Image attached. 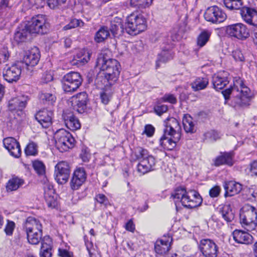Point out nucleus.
I'll return each instance as SVG.
<instances>
[{
  "instance_id": "nucleus-1",
  "label": "nucleus",
  "mask_w": 257,
  "mask_h": 257,
  "mask_svg": "<svg viewBox=\"0 0 257 257\" xmlns=\"http://www.w3.org/2000/svg\"><path fill=\"white\" fill-rule=\"evenodd\" d=\"M222 93L225 99H228L230 95L232 96V103L234 107H244L250 105V90L239 77H236L233 86L222 91Z\"/></svg>"
},
{
  "instance_id": "nucleus-2",
  "label": "nucleus",
  "mask_w": 257,
  "mask_h": 257,
  "mask_svg": "<svg viewBox=\"0 0 257 257\" xmlns=\"http://www.w3.org/2000/svg\"><path fill=\"white\" fill-rule=\"evenodd\" d=\"M164 123V134L160 140V144L167 150H172L181 138V126L178 121L174 117L168 118Z\"/></svg>"
},
{
  "instance_id": "nucleus-3",
  "label": "nucleus",
  "mask_w": 257,
  "mask_h": 257,
  "mask_svg": "<svg viewBox=\"0 0 257 257\" xmlns=\"http://www.w3.org/2000/svg\"><path fill=\"white\" fill-rule=\"evenodd\" d=\"M176 207L181 203L186 208H192L200 205L202 198L194 190L187 191L183 187L177 188L171 194Z\"/></svg>"
},
{
  "instance_id": "nucleus-4",
  "label": "nucleus",
  "mask_w": 257,
  "mask_h": 257,
  "mask_svg": "<svg viewBox=\"0 0 257 257\" xmlns=\"http://www.w3.org/2000/svg\"><path fill=\"white\" fill-rule=\"evenodd\" d=\"M96 66L103 71L104 81L112 85L117 80L120 73V65L115 59H106L103 56L98 58Z\"/></svg>"
},
{
  "instance_id": "nucleus-5",
  "label": "nucleus",
  "mask_w": 257,
  "mask_h": 257,
  "mask_svg": "<svg viewBox=\"0 0 257 257\" xmlns=\"http://www.w3.org/2000/svg\"><path fill=\"white\" fill-rule=\"evenodd\" d=\"M29 242L37 244L42 239V225L40 221L33 217H28L23 224Z\"/></svg>"
},
{
  "instance_id": "nucleus-6",
  "label": "nucleus",
  "mask_w": 257,
  "mask_h": 257,
  "mask_svg": "<svg viewBox=\"0 0 257 257\" xmlns=\"http://www.w3.org/2000/svg\"><path fill=\"white\" fill-rule=\"evenodd\" d=\"M135 156L139 161L137 171L140 175H144L154 170L156 159L147 150L142 148L138 149L135 152Z\"/></svg>"
},
{
  "instance_id": "nucleus-7",
  "label": "nucleus",
  "mask_w": 257,
  "mask_h": 257,
  "mask_svg": "<svg viewBox=\"0 0 257 257\" xmlns=\"http://www.w3.org/2000/svg\"><path fill=\"white\" fill-rule=\"evenodd\" d=\"M147 21L145 18L138 12L128 15L126 20L125 30L132 35H136L146 30Z\"/></svg>"
},
{
  "instance_id": "nucleus-8",
  "label": "nucleus",
  "mask_w": 257,
  "mask_h": 257,
  "mask_svg": "<svg viewBox=\"0 0 257 257\" xmlns=\"http://www.w3.org/2000/svg\"><path fill=\"white\" fill-rule=\"evenodd\" d=\"M240 223L247 231L253 230L257 226V212L255 207L244 206L240 211Z\"/></svg>"
},
{
  "instance_id": "nucleus-9",
  "label": "nucleus",
  "mask_w": 257,
  "mask_h": 257,
  "mask_svg": "<svg viewBox=\"0 0 257 257\" xmlns=\"http://www.w3.org/2000/svg\"><path fill=\"white\" fill-rule=\"evenodd\" d=\"M55 145L61 152L72 149L75 145V140L71 134L64 129H60L54 135Z\"/></svg>"
},
{
  "instance_id": "nucleus-10",
  "label": "nucleus",
  "mask_w": 257,
  "mask_h": 257,
  "mask_svg": "<svg viewBox=\"0 0 257 257\" xmlns=\"http://www.w3.org/2000/svg\"><path fill=\"white\" fill-rule=\"evenodd\" d=\"M82 79L80 74L76 72L71 71L65 74L62 79V88L67 92L76 91L81 85Z\"/></svg>"
},
{
  "instance_id": "nucleus-11",
  "label": "nucleus",
  "mask_w": 257,
  "mask_h": 257,
  "mask_svg": "<svg viewBox=\"0 0 257 257\" xmlns=\"http://www.w3.org/2000/svg\"><path fill=\"white\" fill-rule=\"evenodd\" d=\"M47 26L46 16L43 15H38L33 17L31 21L25 25V28L31 34H43L47 32Z\"/></svg>"
},
{
  "instance_id": "nucleus-12",
  "label": "nucleus",
  "mask_w": 257,
  "mask_h": 257,
  "mask_svg": "<svg viewBox=\"0 0 257 257\" xmlns=\"http://www.w3.org/2000/svg\"><path fill=\"white\" fill-rule=\"evenodd\" d=\"M226 32L230 37L241 40H245L249 36V30L245 25L241 23L227 26Z\"/></svg>"
},
{
  "instance_id": "nucleus-13",
  "label": "nucleus",
  "mask_w": 257,
  "mask_h": 257,
  "mask_svg": "<svg viewBox=\"0 0 257 257\" xmlns=\"http://www.w3.org/2000/svg\"><path fill=\"white\" fill-rule=\"evenodd\" d=\"M199 249L204 257H217L219 248L212 239L204 238L200 240Z\"/></svg>"
},
{
  "instance_id": "nucleus-14",
  "label": "nucleus",
  "mask_w": 257,
  "mask_h": 257,
  "mask_svg": "<svg viewBox=\"0 0 257 257\" xmlns=\"http://www.w3.org/2000/svg\"><path fill=\"white\" fill-rule=\"evenodd\" d=\"M70 167L68 162L61 161L55 167V179L58 184H64L67 182L70 175Z\"/></svg>"
},
{
  "instance_id": "nucleus-15",
  "label": "nucleus",
  "mask_w": 257,
  "mask_h": 257,
  "mask_svg": "<svg viewBox=\"0 0 257 257\" xmlns=\"http://www.w3.org/2000/svg\"><path fill=\"white\" fill-rule=\"evenodd\" d=\"M226 18V14L221 9L215 6L208 8L204 14L205 19L212 23H221Z\"/></svg>"
},
{
  "instance_id": "nucleus-16",
  "label": "nucleus",
  "mask_w": 257,
  "mask_h": 257,
  "mask_svg": "<svg viewBox=\"0 0 257 257\" xmlns=\"http://www.w3.org/2000/svg\"><path fill=\"white\" fill-rule=\"evenodd\" d=\"M87 174L85 169L78 167L74 171L70 182L71 188L73 190H78L85 182Z\"/></svg>"
},
{
  "instance_id": "nucleus-17",
  "label": "nucleus",
  "mask_w": 257,
  "mask_h": 257,
  "mask_svg": "<svg viewBox=\"0 0 257 257\" xmlns=\"http://www.w3.org/2000/svg\"><path fill=\"white\" fill-rule=\"evenodd\" d=\"M5 148L8 151L10 154L16 158L21 156V150L19 143L14 138L8 137L3 140Z\"/></svg>"
},
{
  "instance_id": "nucleus-18",
  "label": "nucleus",
  "mask_w": 257,
  "mask_h": 257,
  "mask_svg": "<svg viewBox=\"0 0 257 257\" xmlns=\"http://www.w3.org/2000/svg\"><path fill=\"white\" fill-rule=\"evenodd\" d=\"M53 112L51 110L42 109L35 114V118L44 128L49 127L52 124Z\"/></svg>"
},
{
  "instance_id": "nucleus-19",
  "label": "nucleus",
  "mask_w": 257,
  "mask_h": 257,
  "mask_svg": "<svg viewBox=\"0 0 257 257\" xmlns=\"http://www.w3.org/2000/svg\"><path fill=\"white\" fill-rule=\"evenodd\" d=\"M21 74V67L18 64H13L8 67L3 72L4 79L11 83L18 81Z\"/></svg>"
},
{
  "instance_id": "nucleus-20",
  "label": "nucleus",
  "mask_w": 257,
  "mask_h": 257,
  "mask_svg": "<svg viewBox=\"0 0 257 257\" xmlns=\"http://www.w3.org/2000/svg\"><path fill=\"white\" fill-rule=\"evenodd\" d=\"M40 54L37 47H34L25 52L23 61L27 66H34L39 61Z\"/></svg>"
},
{
  "instance_id": "nucleus-21",
  "label": "nucleus",
  "mask_w": 257,
  "mask_h": 257,
  "mask_svg": "<svg viewBox=\"0 0 257 257\" xmlns=\"http://www.w3.org/2000/svg\"><path fill=\"white\" fill-rule=\"evenodd\" d=\"M172 238L170 236L164 235L161 239H158L155 244V250L159 254H166L169 250Z\"/></svg>"
},
{
  "instance_id": "nucleus-22",
  "label": "nucleus",
  "mask_w": 257,
  "mask_h": 257,
  "mask_svg": "<svg viewBox=\"0 0 257 257\" xmlns=\"http://www.w3.org/2000/svg\"><path fill=\"white\" fill-rule=\"evenodd\" d=\"M233 157V152L221 153L214 160V164L217 167L223 165L232 166L234 164Z\"/></svg>"
},
{
  "instance_id": "nucleus-23",
  "label": "nucleus",
  "mask_w": 257,
  "mask_h": 257,
  "mask_svg": "<svg viewBox=\"0 0 257 257\" xmlns=\"http://www.w3.org/2000/svg\"><path fill=\"white\" fill-rule=\"evenodd\" d=\"M228 73L226 72H219L213 77L212 83L216 90L223 88L228 83Z\"/></svg>"
},
{
  "instance_id": "nucleus-24",
  "label": "nucleus",
  "mask_w": 257,
  "mask_h": 257,
  "mask_svg": "<svg viewBox=\"0 0 257 257\" xmlns=\"http://www.w3.org/2000/svg\"><path fill=\"white\" fill-rule=\"evenodd\" d=\"M72 104L74 107L77 109V110L81 113L86 107L87 101V95L86 92H82L79 93L72 97Z\"/></svg>"
},
{
  "instance_id": "nucleus-25",
  "label": "nucleus",
  "mask_w": 257,
  "mask_h": 257,
  "mask_svg": "<svg viewBox=\"0 0 257 257\" xmlns=\"http://www.w3.org/2000/svg\"><path fill=\"white\" fill-rule=\"evenodd\" d=\"M29 98L27 96L22 95L10 100L9 108L11 110H22L26 106Z\"/></svg>"
},
{
  "instance_id": "nucleus-26",
  "label": "nucleus",
  "mask_w": 257,
  "mask_h": 257,
  "mask_svg": "<svg viewBox=\"0 0 257 257\" xmlns=\"http://www.w3.org/2000/svg\"><path fill=\"white\" fill-rule=\"evenodd\" d=\"M232 236L237 243L249 244L252 241V236L250 234L241 230H235L232 233Z\"/></svg>"
},
{
  "instance_id": "nucleus-27",
  "label": "nucleus",
  "mask_w": 257,
  "mask_h": 257,
  "mask_svg": "<svg viewBox=\"0 0 257 257\" xmlns=\"http://www.w3.org/2000/svg\"><path fill=\"white\" fill-rule=\"evenodd\" d=\"M91 54L86 49H82L79 51L74 56L72 61V65H77L78 66L83 65L90 59Z\"/></svg>"
},
{
  "instance_id": "nucleus-28",
  "label": "nucleus",
  "mask_w": 257,
  "mask_h": 257,
  "mask_svg": "<svg viewBox=\"0 0 257 257\" xmlns=\"http://www.w3.org/2000/svg\"><path fill=\"white\" fill-rule=\"evenodd\" d=\"M63 118L66 126L71 130L74 131L80 128V123L78 119L71 112H65Z\"/></svg>"
},
{
  "instance_id": "nucleus-29",
  "label": "nucleus",
  "mask_w": 257,
  "mask_h": 257,
  "mask_svg": "<svg viewBox=\"0 0 257 257\" xmlns=\"http://www.w3.org/2000/svg\"><path fill=\"white\" fill-rule=\"evenodd\" d=\"M225 196H232L239 193L242 190V185L238 182L230 181L224 185Z\"/></svg>"
},
{
  "instance_id": "nucleus-30",
  "label": "nucleus",
  "mask_w": 257,
  "mask_h": 257,
  "mask_svg": "<svg viewBox=\"0 0 257 257\" xmlns=\"http://www.w3.org/2000/svg\"><path fill=\"white\" fill-rule=\"evenodd\" d=\"M52 240L49 236H45L42 239L40 257H51Z\"/></svg>"
},
{
  "instance_id": "nucleus-31",
  "label": "nucleus",
  "mask_w": 257,
  "mask_h": 257,
  "mask_svg": "<svg viewBox=\"0 0 257 257\" xmlns=\"http://www.w3.org/2000/svg\"><path fill=\"white\" fill-rule=\"evenodd\" d=\"M24 184V180L18 177H13L10 179L6 185L8 192H12L18 190Z\"/></svg>"
},
{
  "instance_id": "nucleus-32",
  "label": "nucleus",
  "mask_w": 257,
  "mask_h": 257,
  "mask_svg": "<svg viewBox=\"0 0 257 257\" xmlns=\"http://www.w3.org/2000/svg\"><path fill=\"white\" fill-rule=\"evenodd\" d=\"M256 12V11L254 9L243 7L240 10V15L243 20L247 24L250 25Z\"/></svg>"
},
{
  "instance_id": "nucleus-33",
  "label": "nucleus",
  "mask_w": 257,
  "mask_h": 257,
  "mask_svg": "<svg viewBox=\"0 0 257 257\" xmlns=\"http://www.w3.org/2000/svg\"><path fill=\"white\" fill-rule=\"evenodd\" d=\"M30 34L25 26L24 28L19 27L15 34L14 39L18 43L25 42Z\"/></svg>"
},
{
  "instance_id": "nucleus-34",
  "label": "nucleus",
  "mask_w": 257,
  "mask_h": 257,
  "mask_svg": "<svg viewBox=\"0 0 257 257\" xmlns=\"http://www.w3.org/2000/svg\"><path fill=\"white\" fill-rule=\"evenodd\" d=\"M184 130L186 133H193L195 131V124L193 118L189 114L184 115L182 120Z\"/></svg>"
},
{
  "instance_id": "nucleus-35",
  "label": "nucleus",
  "mask_w": 257,
  "mask_h": 257,
  "mask_svg": "<svg viewBox=\"0 0 257 257\" xmlns=\"http://www.w3.org/2000/svg\"><path fill=\"white\" fill-rule=\"evenodd\" d=\"M208 83L209 80L207 78L198 77L191 83V86L194 91H198L205 89Z\"/></svg>"
},
{
  "instance_id": "nucleus-36",
  "label": "nucleus",
  "mask_w": 257,
  "mask_h": 257,
  "mask_svg": "<svg viewBox=\"0 0 257 257\" xmlns=\"http://www.w3.org/2000/svg\"><path fill=\"white\" fill-rule=\"evenodd\" d=\"M39 98L43 104L48 105H53L56 100L55 94L49 92H41Z\"/></svg>"
},
{
  "instance_id": "nucleus-37",
  "label": "nucleus",
  "mask_w": 257,
  "mask_h": 257,
  "mask_svg": "<svg viewBox=\"0 0 257 257\" xmlns=\"http://www.w3.org/2000/svg\"><path fill=\"white\" fill-rule=\"evenodd\" d=\"M220 213L227 222H231L234 219V214L230 206L228 205L223 206L220 210Z\"/></svg>"
},
{
  "instance_id": "nucleus-38",
  "label": "nucleus",
  "mask_w": 257,
  "mask_h": 257,
  "mask_svg": "<svg viewBox=\"0 0 257 257\" xmlns=\"http://www.w3.org/2000/svg\"><path fill=\"white\" fill-rule=\"evenodd\" d=\"M109 36L108 29L106 27H102L96 33L94 40L97 43L103 42Z\"/></svg>"
},
{
  "instance_id": "nucleus-39",
  "label": "nucleus",
  "mask_w": 257,
  "mask_h": 257,
  "mask_svg": "<svg viewBox=\"0 0 257 257\" xmlns=\"http://www.w3.org/2000/svg\"><path fill=\"white\" fill-rule=\"evenodd\" d=\"M172 58V56L170 51L168 50H163L158 55V59L156 61L157 67H159L161 63H166Z\"/></svg>"
},
{
  "instance_id": "nucleus-40",
  "label": "nucleus",
  "mask_w": 257,
  "mask_h": 257,
  "mask_svg": "<svg viewBox=\"0 0 257 257\" xmlns=\"http://www.w3.org/2000/svg\"><path fill=\"white\" fill-rule=\"evenodd\" d=\"M153 0H131V6L139 9H145L151 5Z\"/></svg>"
},
{
  "instance_id": "nucleus-41",
  "label": "nucleus",
  "mask_w": 257,
  "mask_h": 257,
  "mask_svg": "<svg viewBox=\"0 0 257 257\" xmlns=\"http://www.w3.org/2000/svg\"><path fill=\"white\" fill-rule=\"evenodd\" d=\"M210 33L208 31H203L200 33L197 39V45L199 48L203 47L208 41Z\"/></svg>"
},
{
  "instance_id": "nucleus-42",
  "label": "nucleus",
  "mask_w": 257,
  "mask_h": 257,
  "mask_svg": "<svg viewBox=\"0 0 257 257\" xmlns=\"http://www.w3.org/2000/svg\"><path fill=\"white\" fill-rule=\"evenodd\" d=\"M44 197L46 203L49 207L54 208L57 206V197L56 194H54L53 195H49V194H46V195H45Z\"/></svg>"
},
{
  "instance_id": "nucleus-43",
  "label": "nucleus",
  "mask_w": 257,
  "mask_h": 257,
  "mask_svg": "<svg viewBox=\"0 0 257 257\" xmlns=\"http://www.w3.org/2000/svg\"><path fill=\"white\" fill-rule=\"evenodd\" d=\"M224 4L230 10H238L242 6L241 0H224Z\"/></svg>"
},
{
  "instance_id": "nucleus-44",
  "label": "nucleus",
  "mask_w": 257,
  "mask_h": 257,
  "mask_svg": "<svg viewBox=\"0 0 257 257\" xmlns=\"http://www.w3.org/2000/svg\"><path fill=\"white\" fill-rule=\"evenodd\" d=\"M204 140L208 141H216L220 138L219 133L214 131L210 130L206 132L203 135Z\"/></svg>"
},
{
  "instance_id": "nucleus-45",
  "label": "nucleus",
  "mask_w": 257,
  "mask_h": 257,
  "mask_svg": "<svg viewBox=\"0 0 257 257\" xmlns=\"http://www.w3.org/2000/svg\"><path fill=\"white\" fill-rule=\"evenodd\" d=\"M25 153L27 156H35L38 153V146L34 142H30L26 146Z\"/></svg>"
},
{
  "instance_id": "nucleus-46",
  "label": "nucleus",
  "mask_w": 257,
  "mask_h": 257,
  "mask_svg": "<svg viewBox=\"0 0 257 257\" xmlns=\"http://www.w3.org/2000/svg\"><path fill=\"white\" fill-rule=\"evenodd\" d=\"M34 170L39 175H43L45 172V166L42 161L35 160L33 162Z\"/></svg>"
},
{
  "instance_id": "nucleus-47",
  "label": "nucleus",
  "mask_w": 257,
  "mask_h": 257,
  "mask_svg": "<svg viewBox=\"0 0 257 257\" xmlns=\"http://www.w3.org/2000/svg\"><path fill=\"white\" fill-rule=\"evenodd\" d=\"M84 22L80 20L74 19L71 20L68 24L65 26L63 29L65 30H69L77 27H82L84 26Z\"/></svg>"
},
{
  "instance_id": "nucleus-48",
  "label": "nucleus",
  "mask_w": 257,
  "mask_h": 257,
  "mask_svg": "<svg viewBox=\"0 0 257 257\" xmlns=\"http://www.w3.org/2000/svg\"><path fill=\"white\" fill-rule=\"evenodd\" d=\"M16 227L15 223L11 220H7L4 231L7 235L12 236Z\"/></svg>"
},
{
  "instance_id": "nucleus-49",
  "label": "nucleus",
  "mask_w": 257,
  "mask_h": 257,
  "mask_svg": "<svg viewBox=\"0 0 257 257\" xmlns=\"http://www.w3.org/2000/svg\"><path fill=\"white\" fill-rule=\"evenodd\" d=\"M95 199L99 204L107 206L109 204L107 198L103 194H98L95 196Z\"/></svg>"
},
{
  "instance_id": "nucleus-50",
  "label": "nucleus",
  "mask_w": 257,
  "mask_h": 257,
  "mask_svg": "<svg viewBox=\"0 0 257 257\" xmlns=\"http://www.w3.org/2000/svg\"><path fill=\"white\" fill-rule=\"evenodd\" d=\"M122 25L120 21L117 22H111L110 31L112 35L115 36L118 33L119 29L121 28Z\"/></svg>"
},
{
  "instance_id": "nucleus-51",
  "label": "nucleus",
  "mask_w": 257,
  "mask_h": 257,
  "mask_svg": "<svg viewBox=\"0 0 257 257\" xmlns=\"http://www.w3.org/2000/svg\"><path fill=\"white\" fill-rule=\"evenodd\" d=\"M162 99L164 102H168L172 104H175L177 102L176 97L172 94H166L162 98Z\"/></svg>"
},
{
  "instance_id": "nucleus-52",
  "label": "nucleus",
  "mask_w": 257,
  "mask_h": 257,
  "mask_svg": "<svg viewBox=\"0 0 257 257\" xmlns=\"http://www.w3.org/2000/svg\"><path fill=\"white\" fill-rule=\"evenodd\" d=\"M232 55L236 61L242 62L244 60V57L240 50L233 51Z\"/></svg>"
},
{
  "instance_id": "nucleus-53",
  "label": "nucleus",
  "mask_w": 257,
  "mask_h": 257,
  "mask_svg": "<svg viewBox=\"0 0 257 257\" xmlns=\"http://www.w3.org/2000/svg\"><path fill=\"white\" fill-rule=\"evenodd\" d=\"M53 79V75L52 72L47 71L45 72L42 77L41 82L43 83H47Z\"/></svg>"
},
{
  "instance_id": "nucleus-54",
  "label": "nucleus",
  "mask_w": 257,
  "mask_h": 257,
  "mask_svg": "<svg viewBox=\"0 0 257 257\" xmlns=\"http://www.w3.org/2000/svg\"><path fill=\"white\" fill-rule=\"evenodd\" d=\"M154 132L155 127L151 124H147L145 126L143 134H146L148 137H151L154 135Z\"/></svg>"
},
{
  "instance_id": "nucleus-55",
  "label": "nucleus",
  "mask_w": 257,
  "mask_h": 257,
  "mask_svg": "<svg viewBox=\"0 0 257 257\" xmlns=\"http://www.w3.org/2000/svg\"><path fill=\"white\" fill-rule=\"evenodd\" d=\"M67 0H48V5L51 9L55 8L59 5L64 4Z\"/></svg>"
},
{
  "instance_id": "nucleus-56",
  "label": "nucleus",
  "mask_w": 257,
  "mask_h": 257,
  "mask_svg": "<svg viewBox=\"0 0 257 257\" xmlns=\"http://www.w3.org/2000/svg\"><path fill=\"white\" fill-rule=\"evenodd\" d=\"M44 195H46V194H49V195H53L55 194V190L53 188V186L50 183L46 184L44 187Z\"/></svg>"
},
{
  "instance_id": "nucleus-57",
  "label": "nucleus",
  "mask_w": 257,
  "mask_h": 257,
  "mask_svg": "<svg viewBox=\"0 0 257 257\" xmlns=\"http://www.w3.org/2000/svg\"><path fill=\"white\" fill-rule=\"evenodd\" d=\"M220 190L219 186H215L210 190L209 195L211 197H216L219 195Z\"/></svg>"
},
{
  "instance_id": "nucleus-58",
  "label": "nucleus",
  "mask_w": 257,
  "mask_h": 257,
  "mask_svg": "<svg viewBox=\"0 0 257 257\" xmlns=\"http://www.w3.org/2000/svg\"><path fill=\"white\" fill-rule=\"evenodd\" d=\"M9 57V53L6 49H3L0 51V63L5 62Z\"/></svg>"
},
{
  "instance_id": "nucleus-59",
  "label": "nucleus",
  "mask_w": 257,
  "mask_h": 257,
  "mask_svg": "<svg viewBox=\"0 0 257 257\" xmlns=\"http://www.w3.org/2000/svg\"><path fill=\"white\" fill-rule=\"evenodd\" d=\"M167 110L168 107L165 105H158L155 108V112L159 115L166 112Z\"/></svg>"
},
{
  "instance_id": "nucleus-60",
  "label": "nucleus",
  "mask_w": 257,
  "mask_h": 257,
  "mask_svg": "<svg viewBox=\"0 0 257 257\" xmlns=\"http://www.w3.org/2000/svg\"><path fill=\"white\" fill-rule=\"evenodd\" d=\"M31 6H35L37 8L43 6L45 2L44 0H28Z\"/></svg>"
},
{
  "instance_id": "nucleus-61",
  "label": "nucleus",
  "mask_w": 257,
  "mask_h": 257,
  "mask_svg": "<svg viewBox=\"0 0 257 257\" xmlns=\"http://www.w3.org/2000/svg\"><path fill=\"white\" fill-rule=\"evenodd\" d=\"M110 97V94L109 93H107L106 92H103L101 93L100 95L101 101L104 104H107L108 103Z\"/></svg>"
},
{
  "instance_id": "nucleus-62",
  "label": "nucleus",
  "mask_w": 257,
  "mask_h": 257,
  "mask_svg": "<svg viewBox=\"0 0 257 257\" xmlns=\"http://www.w3.org/2000/svg\"><path fill=\"white\" fill-rule=\"evenodd\" d=\"M58 254L61 257H73V254L65 249L59 248Z\"/></svg>"
},
{
  "instance_id": "nucleus-63",
  "label": "nucleus",
  "mask_w": 257,
  "mask_h": 257,
  "mask_svg": "<svg viewBox=\"0 0 257 257\" xmlns=\"http://www.w3.org/2000/svg\"><path fill=\"white\" fill-rule=\"evenodd\" d=\"M250 171L252 175L257 176V161L253 162L250 164Z\"/></svg>"
},
{
  "instance_id": "nucleus-64",
  "label": "nucleus",
  "mask_w": 257,
  "mask_h": 257,
  "mask_svg": "<svg viewBox=\"0 0 257 257\" xmlns=\"http://www.w3.org/2000/svg\"><path fill=\"white\" fill-rule=\"evenodd\" d=\"M125 229L126 230L131 231L134 232L135 229V224L133 223V221L132 219H130L125 224Z\"/></svg>"
}]
</instances>
